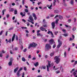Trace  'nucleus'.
Wrapping results in <instances>:
<instances>
[{
	"instance_id": "nucleus-18",
	"label": "nucleus",
	"mask_w": 77,
	"mask_h": 77,
	"mask_svg": "<svg viewBox=\"0 0 77 77\" xmlns=\"http://www.w3.org/2000/svg\"><path fill=\"white\" fill-rule=\"evenodd\" d=\"M54 54V53L52 52L50 53V56L51 57H52Z\"/></svg>"
},
{
	"instance_id": "nucleus-57",
	"label": "nucleus",
	"mask_w": 77,
	"mask_h": 77,
	"mask_svg": "<svg viewBox=\"0 0 77 77\" xmlns=\"http://www.w3.org/2000/svg\"><path fill=\"white\" fill-rule=\"evenodd\" d=\"M9 17V14L7 15V17L8 18Z\"/></svg>"
},
{
	"instance_id": "nucleus-8",
	"label": "nucleus",
	"mask_w": 77,
	"mask_h": 77,
	"mask_svg": "<svg viewBox=\"0 0 77 77\" xmlns=\"http://www.w3.org/2000/svg\"><path fill=\"white\" fill-rule=\"evenodd\" d=\"M29 20L30 21H33L34 20H33V17L31 15L29 16Z\"/></svg>"
},
{
	"instance_id": "nucleus-3",
	"label": "nucleus",
	"mask_w": 77,
	"mask_h": 77,
	"mask_svg": "<svg viewBox=\"0 0 77 77\" xmlns=\"http://www.w3.org/2000/svg\"><path fill=\"white\" fill-rule=\"evenodd\" d=\"M37 45V44H36L35 43H33L32 44L31 43L28 47V48L30 49L31 47H33L34 48H35V47H36V46Z\"/></svg>"
},
{
	"instance_id": "nucleus-45",
	"label": "nucleus",
	"mask_w": 77,
	"mask_h": 77,
	"mask_svg": "<svg viewBox=\"0 0 77 77\" xmlns=\"http://www.w3.org/2000/svg\"><path fill=\"white\" fill-rule=\"evenodd\" d=\"M21 28H22V29H27V27H21Z\"/></svg>"
},
{
	"instance_id": "nucleus-59",
	"label": "nucleus",
	"mask_w": 77,
	"mask_h": 77,
	"mask_svg": "<svg viewBox=\"0 0 77 77\" xmlns=\"http://www.w3.org/2000/svg\"><path fill=\"white\" fill-rule=\"evenodd\" d=\"M12 6H15V3H12Z\"/></svg>"
},
{
	"instance_id": "nucleus-15",
	"label": "nucleus",
	"mask_w": 77,
	"mask_h": 77,
	"mask_svg": "<svg viewBox=\"0 0 77 77\" xmlns=\"http://www.w3.org/2000/svg\"><path fill=\"white\" fill-rule=\"evenodd\" d=\"M6 9H4L2 10V15H4V14H5V12H6Z\"/></svg>"
},
{
	"instance_id": "nucleus-32",
	"label": "nucleus",
	"mask_w": 77,
	"mask_h": 77,
	"mask_svg": "<svg viewBox=\"0 0 77 77\" xmlns=\"http://www.w3.org/2000/svg\"><path fill=\"white\" fill-rule=\"evenodd\" d=\"M71 4V5H74V2L73 0H71L70 2Z\"/></svg>"
},
{
	"instance_id": "nucleus-4",
	"label": "nucleus",
	"mask_w": 77,
	"mask_h": 77,
	"mask_svg": "<svg viewBox=\"0 0 77 77\" xmlns=\"http://www.w3.org/2000/svg\"><path fill=\"white\" fill-rule=\"evenodd\" d=\"M58 44L57 46V48H59L60 47V46L62 45V42L60 41V39H58Z\"/></svg>"
},
{
	"instance_id": "nucleus-46",
	"label": "nucleus",
	"mask_w": 77,
	"mask_h": 77,
	"mask_svg": "<svg viewBox=\"0 0 77 77\" xmlns=\"http://www.w3.org/2000/svg\"><path fill=\"white\" fill-rule=\"evenodd\" d=\"M13 60V59L11 58L10 59V62H12V61Z\"/></svg>"
},
{
	"instance_id": "nucleus-23",
	"label": "nucleus",
	"mask_w": 77,
	"mask_h": 77,
	"mask_svg": "<svg viewBox=\"0 0 77 77\" xmlns=\"http://www.w3.org/2000/svg\"><path fill=\"white\" fill-rule=\"evenodd\" d=\"M41 68L42 69H45L46 68V67L45 66H41Z\"/></svg>"
},
{
	"instance_id": "nucleus-54",
	"label": "nucleus",
	"mask_w": 77,
	"mask_h": 77,
	"mask_svg": "<svg viewBox=\"0 0 77 77\" xmlns=\"http://www.w3.org/2000/svg\"><path fill=\"white\" fill-rule=\"evenodd\" d=\"M43 27H47V25L46 24L45 25H43Z\"/></svg>"
},
{
	"instance_id": "nucleus-31",
	"label": "nucleus",
	"mask_w": 77,
	"mask_h": 77,
	"mask_svg": "<svg viewBox=\"0 0 77 77\" xmlns=\"http://www.w3.org/2000/svg\"><path fill=\"white\" fill-rule=\"evenodd\" d=\"M27 21H29V22H30V23H32V24H34V23H33V21H30L29 20H28Z\"/></svg>"
},
{
	"instance_id": "nucleus-29",
	"label": "nucleus",
	"mask_w": 77,
	"mask_h": 77,
	"mask_svg": "<svg viewBox=\"0 0 77 77\" xmlns=\"http://www.w3.org/2000/svg\"><path fill=\"white\" fill-rule=\"evenodd\" d=\"M26 12H29V10L27 9H25L24 10Z\"/></svg>"
},
{
	"instance_id": "nucleus-28",
	"label": "nucleus",
	"mask_w": 77,
	"mask_h": 77,
	"mask_svg": "<svg viewBox=\"0 0 77 77\" xmlns=\"http://www.w3.org/2000/svg\"><path fill=\"white\" fill-rule=\"evenodd\" d=\"M22 61H23V62H25L26 61V59L24 58V57H23L22 58Z\"/></svg>"
},
{
	"instance_id": "nucleus-40",
	"label": "nucleus",
	"mask_w": 77,
	"mask_h": 77,
	"mask_svg": "<svg viewBox=\"0 0 77 77\" xmlns=\"http://www.w3.org/2000/svg\"><path fill=\"white\" fill-rule=\"evenodd\" d=\"M72 20L71 19H69L68 20V22L69 23H71V21Z\"/></svg>"
},
{
	"instance_id": "nucleus-24",
	"label": "nucleus",
	"mask_w": 77,
	"mask_h": 77,
	"mask_svg": "<svg viewBox=\"0 0 77 77\" xmlns=\"http://www.w3.org/2000/svg\"><path fill=\"white\" fill-rule=\"evenodd\" d=\"M8 42H9V43H11V39L9 38V40L7 41V43H8Z\"/></svg>"
},
{
	"instance_id": "nucleus-53",
	"label": "nucleus",
	"mask_w": 77,
	"mask_h": 77,
	"mask_svg": "<svg viewBox=\"0 0 77 77\" xmlns=\"http://www.w3.org/2000/svg\"><path fill=\"white\" fill-rule=\"evenodd\" d=\"M2 53H5V52L4 51V50H2Z\"/></svg>"
},
{
	"instance_id": "nucleus-61",
	"label": "nucleus",
	"mask_w": 77,
	"mask_h": 77,
	"mask_svg": "<svg viewBox=\"0 0 77 77\" xmlns=\"http://www.w3.org/2000/svg\"><path fill=\"white\" fill-rule=\"evenodd\" d=\"M59 17V15H57L55 16V17H54V18H57V17Z\"/></svg>"
},
{
	"instance_id": "nucleus-62",
	"label": "nucleus",
	"mask_w": 77,
	"mask_h": 77,
	"mask_svg": "<svg viewBox=\"0 0 77 77\" xmlns=\"http://www.w3.org/2000/svg\"><path fill=\"white\" fill-rule=\"evenodd\" d=\"M0 57H3V55L2 54H0Z\"/></svg>"
},
{
	"instance_id": "nucleus-21",
	"label": "nucleus",
	"mask_w": 77,
	"mask_h": 77,
	"mask_svg": "<svg viewBox=\"0 0 77 77\" xmlns=\"http://www.w3.org/2000/svg\"><path fill=\"white\" fill-rule=\"evenodd\" d=\"M14 11V9L13 8H11L9 11V12H13Z\"/></svg>"
},
{
	"instance_id": "nucleus-12",
	"label": "nucleus",
	"mask_w": 77,
	"mask_h": 77,
	"mask_svg": "<svg viewBox=\"0 0 77 77\" xmlns=\"http://www.w3.org/2000/svg\"><path fill=\"white\" fill-rule=\"evenodd\" d=\"M15 34H14L13 37L12 38L11 40L12 42H13L14 41V39H15Z\"/></svg>"
},
{
	"instance_id": "nucleus-50",
	"label": "nucleus",
	"mask_w": 77,
	"mask_h": 77,
	"mask_svg": "<svg viewBox=\"0 0 77 77\" xmlns=\"http://www.w3.org/2000/svg\"><path fill=\"white\" fill-rule=\"evenodd\" d=\"M27 26H30V23H29L27 22Z\"/></svg>"
},
{
	"instance_id": "nucleus-49",
	"label": "nucleus",
	"mask_w": 77,
	"mask_h": 77,
	"mask_svg": "<svg viewBox=\"0 0 77 77\" xmlns=\"http://www.w3.org/2000/svg\"><path fill=\"white\" fill-rule=\"evenodd\" d=\"M56 47V44H54L53 46V48H54Z\"/></svg>"
},
{
	"instance_id": "nucleus-26",
	"label": "nucleus",
	"mask_w": 77,
	"mask_h": 77,
	"mask_svg": "<svg viewBox=\"0 0 77 77\" xmlns=\"http://www.w3.org/2000/svg\"><path fill=\"white\" fill-rule=\"evenodd\" d=\"M54 13H57L58 14V13H59V11L57 10H55L54 11Z\"/></svg>"
},
{
	"instance_id": "nucleus-60",
	"label": "nucleus",
	"mask_w": 77,
	"mask_h": 77,
	"mask_svg": "<svg viewBox=\"0 0 77 77\" xmlns=\"http://www.w3.org/2000/svg\"><path fill=\"white\" fill-rule=\"evenodd\" d=\"M22 2L23 5H24V0H23Z\"/></svg>"
},
{
	"instance_id": "nucleus-34",
	"label": "nucleus",
	"mask_w": 77,
	"mask_h": 77,
	"mask_svg": "<svg viewBox=\"0 0 77 77\" xmlns=\"http://www.w3.org/2000/svg\"><path fill=\"white\" fill-rule=\"evenodd\" d=\"M60 71L59 70H58L56 72V74H59V73H60Z\"/></svg>"
},
{
	"instance_id": "nucleus-20",
	"label": "nucleus",
	"mask_w": 77,
	"mask_h": 77,
	"mask_svg": "<svg viewBox=\"0 0 77 77\" xmlns=\"http://www.w3.org/2000/svg\"><path fill=\"white\" fill-rule=\"evenodd\" d=\"M12 62L11 61H10L8 63V65H9V66H11V65H12Z\"/></svg>"
},
{
	"instance_id": "nucleus-6",
	"label": "nucleus",
	"mask_w": 77,
	"mask_h": 77,
	"mask_svg": "<svg viewBox=\"0 0 77 77\" xmlns=\"http://www.w3.org/2000/svg\"><path fill=\"white\" fill-rule=\"evenodd\" d=\"M23 69V68L21 67L19 70H18L17 73V77H20V72Z\"/></svg>"
},
{
	"instance_id": "nucleus-51",
	"label": "nucleus",
	"mask_w": 77,
	"mask_h": 77,
	"mask_svg": "<svg viewBox=\"0 0 77 77\" xmlns=\"http://www.w3.org/2000/svg\"><path fill=\"white\" fill-rule=\"evenodd\" d=\"M27 51V49L25 48V49L23 50V51L24 52H26Z\"/></svg>"
},
{
	"instance_id": "nucleus-38",
	"label": "nucleus",
	"mask_w": 77,
	"mask_h": 77,
	"mask_svg": "<svg viewBox=\"0 0 77 77\" xmlns=\"http://www.w3.org/2000/svg\"><path fill=\"white\" fill-rule=\"evenodd\" d=\"M3 32V31H2L1 32H0V35H2V33Z\"/></svg>"
},
{
	"instance_id": "nucleus-10",
	"label": "nucleus",
	"mask_w": 77,
	"mask_h": 77,
	"mask_svg": "<svg viewBox=\"0 0 77 77\" xmlns=\"http://www.w3.org/2000/svg\"><path fill=\"white\" fill-rule=\"evenodd\" d=\"M19 68V67H17L14 70V73H16L17 71H18V69Z\"/></svg>"
},
{
	"instance_id": "nucleus-44",
	"label": "nucleus",
	"mask_w": 77,
	"mask_h": 77,
	"mask_svg": "<svg viewBox=\"0 0 77 77\" xmlns=\"http://www.w3.org/2000/svg\"><path fill=\"white\" fill-rule=\"evenodd\" d=\"M17 20L16 19L15 20H14L13 21V22H14V23H17Z\"/></svg>"
},
{
	"instance_id": "nucleus-43",
	"label": "nucleus",
	"mask_w": 77,
	"mask_h": 77,
	"mask_svg": "<svg viewBox=\"0 0 77 77\" xmlns=\"http://www.w3.org/2000/svg\"><path fill=\"white\" fill-rule=\"evenodd\" d=\"M40 4H42V2H39L38 3V5H39Z\"/></svg>"
},
{
	"instance_id": "nucleus-64",
	"label": "nucleus",
	"mask_w": 77,
	"mask_h": 77,
	"mask_svg": "<svg viewBox=\"0 0 77 77\" xmlns=\"http://www.w3.org/2000/svg\"><path fill=\"white\" fill-rule=\"evenodd\" d=\"M72 40H73V39H72V38H70L69 41H72Z\"/></svg>"
},
{
	"instance_id": "nucleus-16",
	"label": "nucleus",
	"mask_w": 77,
	"mask_h": 77,
	"mask_svg": "<svg viewBox=\"0 0 77 77\" xmlns=\"http://www.w3.org/2000/svg\"><path fill=\"white\" fill-rule=\"evenodd\" d=\"M73 74L74 75V76H75V77H77V73L74 72L73 73Z\"/></svg>"
},
{
	"instance_id": "nucleus-36",
	"label": "nucleus",
	"mask_w": 77,
	"mask_h": 77,
	"mask_svg": "<svg viewBox=\"0 0 77 77\" xmlns=\"http://www.w3.org/2000/svg\"><path fill=\"white\" fill-rule=\"evenodd\" d=\"M62 31L64 33H66V30H65V29H63Z\"/></svg>"
},
{
	"instance_id": "nucleus-2",
	"label": "nucleus",
	"mask_w": 77,
	"mask_h": 77,
	"mask_svg": "<svg viewBox=\"0 0 77 77\" xmlns=\"http://www.w3.org/2000/svg\"><path fill=\"white\" fill-rule=\"evenodd\" d=\"M51 46L48 44H46L45 46V51H48L50 49H51Z\"/></svg>"
},
{
	"instance_id": "nucleus-42",
	"label": "nucleus",
	"mask_w": 77,
	"mask_h": 77,
	"mask_svg": "<svg viewBox=\"0 0 77 77\" xmlns=\"http://www.w3.org/2000/svg\"><path fill=\"white\" fill-rule=\"evenodd\" d=\"M40 35H41L40 33H37V36H40Z\"/></svg>"
},
{
	"instance_id": "nucleus-55",
	"label": "nucleus",
	"mask_w": 77,
	"mask_h": 77,
	"mask_svg": "<svg viewBox=\"0 0 77 77\" xmlns=\"http://www.w3.org/2000/svg\"><path fill=\"white\" fill-rule=\"evenodd\" d=\"M16 40H18V36H16Z\"/></svg>"
},
{
	"instance_id": "nucleus-19",
	"label": "nucleus",
	"mask_w": 77,
	"mask_h": 77,
	"mask_svg": "<svg viewBox=\"0 0 77 77\" xmlns=\"http://www.w3.org/2000/svg\"><path fill=\"white\" fill-rule=\"evenodd\" d=\"M63 35L64 36H65V37H66L68 36V33H66L65 34H63Z\"/></svg>"
},
{
	"instance_id": "nucleus-52",
	"label": "nucleus",
	"mask_w": 77,
	"mask_h": 77,
	"mask_svg": "<svg viewBox=\"0 0 77 77\" xmlns=\"http://www.w3.org/2000/svg\"><path fill=\"white\" fill-rule=\"evenodd\" d=\"M56 2L55 1L54 2H53V4H54V6H55V5H56Z\"/></svg>"
},
{
	"instance_id": "nucleus-5",
	"label": "nucleus",
	"mask_w": 77,
	"mask_h": 77,
	"mask_svg": "<svg viewBox=\"0 0 77 77\" xmlns=\"http://www.w3.org/2000/svg\"><path fill=\"white\" fill-rule=\"evenodd\" d=\"M54 59L55 60V62H56L57 63H59L60 60V59L59 58V57L57 56L54 57Z\"/></svg>"
},
{
	"instance_id": "nucleus-30",
	"label": "nucleus",
	"mask_w": 77,
	"mask_h": 77,
	"mask_svg": "<svg viewBox=\"0 0 77 77\" xmlns=\"http://www.w3.org/2000/svg\"><path fill=\"white\" fill-rule=\"evenodd\" d=\"M58 21H59L58 19L57 20L55 21V24H57L58 23Z\"/></svg>"
},
{
	"instance_id": "nucleus-37",
	"label": "nucleus",
	"mask_w": 77,
	"mask_h": 77,
	"mask_svg": "<svg viewBox=\"0 0 77 77\" xmlns=\"http://www.w3.org/2000/svg\"><path fill=\"white\" fill-rule=\"evenodd\" d=\"M57 33H58V32L57 31L55 32L54 34L56 35H57Z\"/></svg>"
},
{
	"instance_id": "nucleus-22",
	"label": "nucleus",
	"mask_w": 77,
	"mask_h": 77,
	"mask_svg": "<svg viewBox=\"0 0 77 77\" xmlns=\"http://www.w3.org/2000/svg\"><path fill=\"white\" fill-rule=\"evenodd\" d=\"M14 14L15 15L17 14V10L15 9L14 11Z\"/></svg>"
},
{
	"instance_id": "nucleus-17",
	"label": "nucleus",
	"mask_w": 77,
	"mask_h": 77,
	"mask_svg": "<svg viewBox=\"0 0 77 77\" xmlns=\"http://www.w3.org/2000/svg\"><path fill=\"white\" fill-rule=\"evenodd\" d=\"M34 65L35 66L37 67V66H38V65H39V64H38V62H37L36 63H35L34 64Z\"/></svg>"
},
{
	"instance_id": "nucleus-63",
	"label": "nucleus",
	"mask_w": 77,
	"mask_h": 77,
	"mask_svg": "<svg viewBox=\"0 0 77 77\" xmlns=\"http://www.w3.org/2000/svg\"><path fill=\"white\" fill-rule=\"evenodd\" d=\"M45 59H47V57H48V56H47V55H45Z\"/></svg>"
},
{
	"instance_id": "nucleus-11",
	"label": "nucleus",
	"mask_w": 77,
	"mask_h": 77,
	"mask_svg": "<svg viewBox=\"0 0 77 77\" xmlns=\"http://www.w3.org/2000/svg\"><path fill=\"white\" fill-rule=\"evenodd\" d=\"M32 16L34 18V20H36V19H37V17H36V14H35L33 13L32 14Z\"/></svg>"
},
{
	"instance_id": "nucleus-41",
	"label": "nucleus",
	"mask_w": 77,
	"mask_h": 77,
	"mask_svg": "<svg viewBox=\"0 0 77 77\" xmlns=\"http://www.w3.org/2000/svg\"><path fill=\"white\" fill-rule=\"evenodd\" d=\"M24 69L25 71H27V68L26 67H24Z\"/></svg>"
},
{
	"instance_id": "nucleus-14",
	"label": "nucleus",
	"mask_w": 77,
	"mask_h": 77,
	"mask_svg": "<svg viewBox=\"0 0 77 77\" xmlns=\"http://www.w3.org/2000/svg\"><path fill=\"white\" fill-rule=\"evenodd\" d=\"M47 7H48V8L50 9H51V7H52V4H51V5H50V7H49V5H47Z\"/></svg>"
},
{
	"instance_id": "nucleus-47",
	"label": "nucleus",
	"mask_w": 77,
	"mask_h": 77,
	"mask_svg": "<svg viewBox=\"0 0 77 77\" xmlns=\"http://www.w3.org/2000/svg\"><path fill=\"white\" fill-rule=\"evenodd\" d=\"M28 58H29V59H31V55H29Z\"/></svg>"
},
{
	"instance_id": "nucleus-1",
	"label": "nucleus",
	"mask_w": 77,
	"mask_h": 77,
	"mask_svg": "<svg viewBox=\"0 0 77 77\" xmlns=\"http://www.w3.org/2000/svg\"><path fill=\"white\" fill-rule=\"evenodd\" d=\"M50 63H51V61H48V65L47 66V71H49V68H50L51 67V66H53L54 65L53 63H51V64H50Z\"/></svg>"
},
{
	"instance_id": "nucleus-39",
	"label": "nucleus",
	"mask_w": 77,
	"mask_h": 77,
	"mask_svg": "<svg viewBox=\"0 0 77 77\" xmlns=\"http://www.w3.org/2000/svg\"><path fill=\"white\" fill-rule=\"evenodd\" d=\"M22 20L24 23H26V21L24 19H22Z\"/></svg>"
},
{
	"instance_id": "nucleus-9",
	"label": "nucleus",
	"mask_w": 77,
	"mask_h": 77,
	"mask_svg": "<svg viewBox=\"0 0 77 77\" xmlns=\"http://www.w3.org/2000/svg\"><path fill=\"white\" fill-rule=\"evenodd\" d=\"M51 25L52 27V29H54L55 27V22H53L51 23Z\"/></svg>"
},
{
	"instance_id": "nucleus-56",
	"label": "nucleus",
	"mask_w": 77,
	"mask_h": 77,
	"mask_svg": "<svg viewBox=\"0 0 77 77\" xmlns=\"http://www.w3.org/2000/svg\"><path fill=\"white\" fill-rule=\"evenodd\" d=\"M77 61H76L75 62L74 65H77Z\"/></svg>"
},
{
	"instance_id": "nucleus-13",
	"label": "nucleus",
	"mask_w": 77,
	"mask_h": 77,
	"mask_svg": "<svg viewBox=\"0 0 77 77\" xmlns=\"http://www.w3.org/2000/svg\"><path fill=\"white\" fill-rule=\"evenodd\" d=\"M40 29L42 31H45V29L43 28V27H42L40 28Z\"/></svg>"
},
{
	"instance_id": "nucleus-25",
	"label": "nucleus",
	"mask_w": 77,
	"mask_h": 77,
	"mask_svg": "<svg viewBox=\"0 0 77 77\" xmlns=\"http://www.w3.org/2000/svg\"><path fill=\"white\" fill-rule=\"evenodd\" d=\"M50 33L52 35L51 37H52V38H53L54 37V35H53V32L51 31H50Z\"/></svg>"
},
{
	"instance_id": "nucleus-58",
	"label": "nucleus",
	"mask_w": 77,
	"mask_h": 77,
	"mask_svg": "<svg viewBox=\"0 0 77 77\" xmlns=\"http://www.w3.org/2000/svg\"><path fill=\"white\" fill-rule=\"evenodd\" d=\"M32 60H36V58L35 57H33L32 58Z\"/></svg>"
},
{
	"instance_id": "nucleus-35",
	"label": "nucleus",
	"mask_w": 77,
	"mask_h": 77,
	"mask_svg": "<svg viewBox=\"0 0 77 77\" xmlns=\"http://www.w3.org/2000/svg\"><path fill=\"white\" fill-rule=\"evenodd\" d=\"M76 29V28H75V27H74L72 29L73 30V31H75V30Z\"/></svg>"
},
{
	"instance_id": "nucleus-48",
	"label": "nucleus",
	"mask_w": 77,
	"mask_h": 77,
	"mask_svg": "<svg viewBox=\"0 0 77 77\" xmlns=\"http://www.w3.org/2000/svg\"><path fill=\"white\" fill-rule=\"evenodd\" d=\"M22 77H24V73L23 72V75Z\"/></svg>"
},
{
	"instance_id": "nucleus-27",
	"label": "nucleus",
	"mask_w": 77,
	"mask_h": 77,
	"mask_svg": "<svg viewBox=\"0 0 77 77\" xmlns=\"http://www.w3.org/2000/svg\"><path fill=\"white\" fill-rule=\"evenodd\" d=\"M59 18L61 20H62L63 19V17H62V16H59Z\"/></svg>"
},
{
	"instance_id": "nucleus-7",
	"label": "nucleus",
	"mask_w": 77,
	"mask_h": 77,
	"mask_svg": "<svg viewBox=\"0 0 77 77\" xmlns=\"http://www.w3.org/2000/svg\"><path fill=\"white\" fill-rule=\"evenodd\" d=\"M49 44H53V43H54L55 44V42H54V40L53 39H51L49 41Z\"/></svg>"
},
{
	"instance_id": "nucleus-33",
	"label": "nucleus",
	"mask_w": 77,
	"mask_h": 77,
	"mask_svg": "<svg viewBox=\"0 0 77 77\" xmlns=\"http://www.w3.org/2000/svg\"><path fill=\"white\" fill-rule=\"evenodd\" d=\"M64 55L65 57H66V52H64Z\"/></svg>"
}]
</instances>
